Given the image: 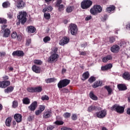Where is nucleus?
<instances>
[{"mask_svg": "<svg viewBox=\"0 0 130 130\" xmlns=\"http://www.w3.org/2000/svg\"><path fill=\"white\" fill-rule=\"evenodd\" d=\"M26 16H27V13L26 12L21 11L19 13V15L17 16L18 19L19 20L20 22H21L22 25H24V24L26 23V21H27Z\"/></svg>", "mask_w": 130, "mask_h": 130, "instance_id": "f257e3e1", "label": "nucleus"}, {"mask_svg": "<svg viewBox=\"0 0 130 130\" xmlns=\"http://www.w3.org/2000/svg\"><path fill=\"white\" fill-rule=\"evenodd\" d=\"M93 2L90 0H85L81 4V7L83 10H87L92 6Z\"/></svg>", "mask_w": 130, "mask_h": 130, "instance_id": "f03ea898", "label": "nucleus"}, {"mask_svg": "<svg viewBox=\"0 0 130 130\" xmlns=\"http://www.w3.org/2000/svg\"><path fill=\"white\" fill-rule=\"evenodd\" d=\"M70 82L71 81L69 79L60 80L57 84L58 88H59L60 89H61V88H64V87H67V86L70 84Z\"/></svg>", "mask_w": 130, "mask_h": 130, "instance_id": "7ed1b4c3", "label": "nucleus"}, {"mask_svg": "<svg viewBox=\"0 0 130 130\" xmlns=\"http://www.w3.org/2000/svg\"><path fill=\"white\" fill-rule=\"evenodd\" d=\"M7 27H8L7 25L2 26L1 32H3V37H8L11 34V30L9 28H6Z\"/></svg>", "mask_w": 130, "mask_h": 130, "instance_id": "20e7f679", "label": "nucleus"}, {"mask_svg": "<svg viewBox=\"0 0 130 130\" xmlns=\"http://www.w3.org/2000/svg\"><path fill=\"white\" fill-rule=\"evenodd\" d=\"M112 110H114L115 111H116L117 113L121 114V113L124 112V108L117 105H115L112 107Z\"/></svg>", "mask_w": 130, "mask_h": 130, "instance_id": "39448f33", "label": "nucleus"}, {"mask_svg": "<svg viewBox=\"0 0 130 130\" xmlns=\"http://www.w3.org/2000/svg\"><path fill=\"white\" fill-rule=\"evenodd\" d=\"M71 33L72 35H76L78 33V27L75 24H71L70 25Z\"/></svg>", "mask_w": 130, "mask_h": 130, "instance_id": "423d86ee", "label": "nucleus"}, {"mask_svg": "<svg viewBox=\"0 0 130 130\" xmlns=\"http://www.w3.org/2000/svg\"><path fill=\"white\" fill-rule=\"evenodd\" d=\"M96 115L98 118H104L107 114V111L106 110H102L96 113Z\"/></svg>", "mask_w": 130, "mask_h": 130, "instance_id": "0eeeda50", "label": "nucleus"}, {"mask_svg": "<svg viewBox=\"0 0 130 130\" xmlns=\"http://www.w3.org/2000/svg\"><path fill=\"white\" fill-rule=\"evenodd\" d=\"M59 57L58 54L56 53H53V52H51V55L49 58V60L50 62H53L54 61H56Z\"/></svg>", "mask_w": 130, "mask_h": 130, "instance_id": "6e6552de", "label": "nucleus"}, {"mask_svg": "<svg viewBox=\"0 0 130 130\" xmlns=\"http://www.w3.org/2000/svg\"><path fill=\"white\" fill-rule=\"evenodd\" d=\"M15 5L18 9H23L25 7V3L22 0H17L15 2Z\"/></svg>", "mask_w": 130, "mask_h": 130, "instance_id": "1a4fd4ad", "label": "nucleus"}, {"mask_svg": "<svg viewBox=\"0 0 130 130\" xmlns=\"http://www.w3.org/2000/svg\"><path fill=\"white\" fill-rule=\"evenodd\" d=\"M11 85V82L10 81H3L0 82V88H7L8 86Z\"/></svg>", "mask_w": 130, "mask_h": 130, "instance_id": "9d476101", "label": "nucleus"}, {"mask_svg": "<svg viewBox=\"0 0 130 130\" xmlns=\"http://www.w3.org/2000/svg\"><path fill=\"white\" fill-rule=\"evenodd\" d=\"M69 42H70V38L64 37L60 41L59 44L60 45L62 46L64 45V44H68Z\"/></svg>", "mask_w": 130, "mask_h": 130, "instance_id": "9b49d317", "label": "nucleus"}, {"mask_svg": "<svg viewBox=\"0 0 130 130\" xmlns=\"http://www.w3.org/2000/svg\"><path fill=\"white\" fill-rule=\"evenodd\" d=\"M24 54H25L23 51L20 50L15 51L12 53L13 56H24Z\"/></svg>", "mask_w": 130, "mask_h": 130, "instance_id": "f8f14e48", "label": "nucleus"}, {"mask_svg": "<svg viewBox=\"0 0 130 130\" xmlns=\"http://www.w3.org/2000/svg\"><path fill=\"white\" fill-rule=\"evenodd\" d=\"M37 108V102H34L29 107L28 109L30 110V111H34Z\"/></svg>", "mask_w": 130, "mask_h": 130, "instance_id": "ddd939ff", "label": "nucleus"}, {"mask_svg": "<svg viewBox=\"0 0 130 130\" xmlns=\"http://www.w3.org/2000/svg\"><path fill=\"white\" fill-rule=\"evenodd\" d=\"M120 49V48H119V46H118L117 45H114L112 47H111V51H112V52L116 53L118 52V51H119Z\"/></svg>", "mask_w": 130, "mask_h": 130, "instance_id": "4468645a", "label": "nucleus"}, {"mask_svg": "<svg viewBox=\"0 0 130 130\" xmlns=\"http://www.w3.org/2000/svg\"><path fill=\"white\" fill-rule=\"evenodd\" d=\"M51 116V112L48 110H46L44 112V114L43 115V117L44 118H49Z\"/></svg>", "mask_w": 130, "mask_h": 130, "instance_id": "2eb2a0df", "label": "nucleus"}, {"mask_svg": "<svg viewBox=\"0 0 130 130\" xmlns=\"http://www.w3.org/2000/svg\"><path fill=\"white\" fill-rule=\"evenodd\" d=\"M14 119L17 122H21L22 121V115L20 114H15Z\"/></svg>", "mask_w": 130, "mask_h": 130, "instance_id": "dca6fc26", "label": "nucleus"}, {"mask_svg": "<svg viewBox=\"0 0 130 130\" xmlns=\"http://www.w3.org/2000/svg\"><path fill=\"white\" fill-rule=\"evenodd\" d=\"M122 77L124 80H126L127 81H129L130 80V73L128 72H124L123 75Z\"/></svg>", "mask_w": 130, "mask_h": 130, "instance_id": "f3484780", "label": "nucleus"}, {"mask_svg": "<svg viewBox=\"0 0 130 130\" xmlns=\"http://www.w3.org/2000/svg\"><path fill=\"white\" fill-rule=\"evenodd\" d=\"M89 77H90V74L88 72H86L83 74L81 80H82V81H85V80H87V79H88Z\"/></svg>", "mask_w": 130, "mask_h": 130, "instance_id": "a211bd4d", "label": "nucleus"}, {"mask_svg": "<svg viewBox=\"0 0 130 130\" xmlns=\"http://www.w3.org/2000/svg\"><path fill=\"white\" fill-rule=\"evenodd\" d=\"M32 70L33 72H35V73H36L37 74H39L40 73V68L37 67L36 65H34L32 67Z\"/></svg>", "mask_w": 130, "mask_h": 130, "instance_id": "6ab92c4d", "label": "nucleus"}, {"mask_svg": "<svg viewBox=\"0 0 130 130\" xmlns=\"http://www.w3.org/2000/svg\"><path fill=\"white\" fill-rule=\"evenodd\" d=\"M112 68V64L111 63L108 64L105 66L102 67V71H106L107 70H109V69H111Z\"/></svg>", "mask_w": 130, "mask_h": 130, "instance_id": "aec40b11", "label": "nucleus"}, {"mask_svg": "<svg viewBox=\"0 0 130 130\" xmlns=\"http://www.w3.org/2000/svg\"><path fill=\"white\" fill-rule=\"evenodd\" d=\"M117 87L119 91H124V90H126V86L124 84H119L117 85Z\"/></svg>", "mask_w": 130, "mask_h": 130, "instance_id": "412c9836", "label": "nucleus"}, {"mask_svg": "<svg viewBox=\"0 0 130 130\" xmlns=\"http://www.w3.org/2000/svg\"><path fill=\"white\" fill-rule=\"evenodd\" d=\"M30 99L28 98H24L22 100V103L25 105H28L30 104Z\"/></svg>", "mask_w": 130, "mask_h": 130, "instance_id": "4be33fe9", "label": "nucleus"}, {"mask_svg": "<svg viewBox=\"0 0 130 130\" xmlns=\"http://www.w3.org/2000/svg\"><path fill=\"white\" fill-rule=\"evenodd\" d=\"M27 30L28 33H34L36 31V28L33 26H30L27 27Z\"/></svg>", "mask_w": 130, "mask_h": 130, "instance_id": "5701e85b", "label": "nucleus"}, {"mask_svg": "<svg viewBox=\"0 0 130 130\" xmlns=\"http://www.w3.org/2000/svg\"><path fill=\"white\" fill-rule=\"evenodd\" d=\"M102 85V82L100 81H96L93 83V85H92L93 88H98V87H99Z\"/></svg>", "mask_w": 130, "mask_h": 130, "instance_id": "b1692460", "label": "nucleus"}, {"mask_svg": "<svg viewBox=\"0 0 130 130\" xmlns=\"http://www.w3.org/2000/svg\"><path fill=\"white\" fill-rule=\"evenodd\" d=\"M111 59H112V57L111 56V55H108V56L104 57L102 59V60H103V62H107V61H108V60H111Z\"/></svg>", "mask_w": 130, "mask_h": 130, "instance_id": "393cba45", "label": "nucleus"}, {"mask_svg": "<svg viewBox=\"0 0 130 130\" xmlns=\"http://www.w3.org/2000/svg\"><path fill=\"white\" fill-rule=\"evenodd\" d=\"M90 12L91 15H93L94 16H96V15H97V12H96L95 6H94L92 8L90 9Z\"/></svg>", "mask_w": 130, "mask_h": 130, "instance_id": "a878e982", "label": "nucleus"}, {"mask_svg": "<svg viewBox=\"0 0 130 130\" xmlns=\"http://www.w3.org/2000/svg\"><path fill=\"white\" fill-rule=\"evenodd\" d=\"M53 10V8H52V7L49 6L48 7H46L43 10V13H45L46 12H51Z\"/></svg>", "mask_w": 130, "mask_h": 130, "instance_id": "bb28decb", "label": "nucleus"}, {"mask_svg": "<svg viewBox=\"0 0 130 130\" xmlns=\"http://www.w3.org/2000/svg\"><path fill=\"white\" fill-rule=\"evenodd\" d=\"M94 7L95 8L97 14H98V13H101L102 12V8L101 7V6L99 5H94Z\"/></svg>", "mask_w": 130, "mask_h": 130, "instance_id": "cd10ccee", "label": "nucleus"}, {"mask_svg": "<svg viewBox=\"0 0 130 130\" xmlns=\"http://www.w3.org/2000/svg\"><path fill=\"white\" fill-rule=\"evenodd\" d=\"M11 122H12V118L8 117L6 121V125L7 126H11Z\"/></svg>", "mask_w": 130, "mask_h": 130, "instance_id": "c85d7f7f", "label": "nucleus"}, {"mask_svg": "<svg viewBox=\"0 0 130 130\" xmlns=\"http://www.w3.org/2000/svg\"><path fill=\"white\" fill-rule=\"evenodd\" d=\"M14 90V87L13 86H9L7 88V89H5V93H10L11 92H12V91Z\"/></svg>", "mask_w": 130, "mask_h": 130, "instance_id": "c756f323", "label": "nucleus"}, {"mask_svg": "<svg viewBox=\"0 0 130 130\" xmlns=\"http://www.w3.org/2000/svg\"><path fill=\"white\" fill-rule=\"evenodd\" d=\"M55 81H56V79H55V78H49L45 80L46 83H47V84L49 83H53V82H55Z\"/></svg>", "mask_w": 130, "mask_h": 130, "instance_id": "7c9ffc66", "label": "nucleus"}, {"mask_svg": "<svg viewBox=\"0 0 130 130\" xmlns=\"http://www.w3.org/2000/svg\"><path fill=\"white\" fill-rule=\"evenodd\" d=\"M42 91V87L41 86H38L35 87V93H40Z\"/></svg>", "mask_w": 130, "mask_h": 130, "instance_id": "2f4dec72", "label": "nucleus"}, {"mask_svg": "<svg viewBox=\"0 0 130 130\" xmlns=\"http://www.w3.org/2000/svg\"><path fill=\"white\" fill-rule=\"evenodd\" d=\"M115 9V7L113 6H112L109 7H108L106 9V11L107 12H108V13H111L112 11H114Z\"/></svg>", "mask_w": 130, "mask_h": 130, "instance_id": "473e14b6", "label": "nucleus"}, {"mask_svg": "<svg viewBox=\"0 0 130 130\" xmlns=\"http://www.w3.org/2000/svg\"><path fill=\"white\" fill-rule=\"evenodd\" d=\"M89 96H90V98L91 99H92L93 100H97L98 99L97 96L96 95H94V93H93V92H90Z\"/></svg>", "mask_w": 130, "mask_h": 130, "instance_id": "72a5a7b5", "label": "nucleus"}, {"mask_svg": "<svg viewBox=\"0 0 130 130\" xmlns=\"http://www.w3.org/2000/svg\"><path fill=\"white\" fill-rule=\"evenodd\" d=\"M96 110V107L94 106H90L88 107L87 109V111L88 112H92V111H94V110Z\"/></svg>", "mask_w": 130, "mask_h": 130, "instance_id": "f704fd0d", "label": "nucleus"}, {"mask_svg": "<svg viewBox=\"0 0 130 130\" xmlns=\"http://www.w3.org/2000/svg\"><path fill=\"white\" fill-rule=\"evenodd\" d=\"M2 6L3 8H9V7L11 6V3H10L9 2H5L3 4Z\"/></svg>", "mask_w": 130, "mask_h": 130, "instance_id": "c9c22d12", "label": "nucleus"}, {"mask_svg": "<svg viewBox=\"0 0 130 130\" xmlns=\"http://www.w3.org/2000/svg\"><path fill=\"white\" fill-rule=\"evenodd\" d=\"M26 90L30 93H35V87H28Z\"/></svg>", "mask_w": 130, "mask_h": 130, "instance_id": "e433bc0d", "label": "nucleus"}, {"mask_svg": "<svg viewBox=\"0 0 130 130\" xmlns=\"http://www.w3.org/2000/svg\"><path fill=\"white\" fill-rule=\"evenodd\" d=\"M11 37L12 38H13V39H15L16 38H19V36H18V34H17V32L15 31H13L11 34Z\"/></svg>", "mask_w": 130, "mask_h": 130, "instance_id": "4c0bfd02", "label": "nucleus"}, {"mask_svg": "<svg viewBox=\"0 0 130 130\" xmlns=\"http://www.w3.org/2000/svg\"><path fill=\"white\" fill-rule=\"evenodd\" d=\"M74 8L73 7L69 6L66 9V12L67 13H71V12H73V9Z\"/></svg>", "mask_w": 130, "mask_h": 130, "instance_id": "58836bf2", "label": "nucleus"}, {"mask_svg": "<svg viewBox=\"0 0 130 130\" xmlns=\"http://www.w3.org/2000/svg\"><path fill=\"white\" fill-rule=\"evenodd\" d=\"M44 17L45 19H46L47 20H49V19H50V14L44 13Z\"/></svg>", "mask_w": 130, "mask_h": 130, "instance_id": "ea45409f", "label": "nucleus"}, {"mask_svg": "<svg viewBox=\"0 0 130 130\" xmlns=\"http://www.w3.org/2000/svg\"><path fill=\"white\" fill-rule=\"evenodd\" d=\"M38 109H39L40 111H41L42 112H43V111H44V110H45V106H44V105H40L39 106Z\"/></svg>", "mask_w": 130, "mask_h": 130, "instance_id": "a19ab883", "label": "nucleus"}, {"mask_svg": "<svg viewBox=\"0 0 130 130\" xmlns=\"http://www.w3.org/2000/svg\"><path fill=\"white\" fill-rule=\"evenodd\" d=\"M34 63H35V64H42V61H41V60H35L34 61Z\"/></svg>", "mask_w": 130, "mask_h": 130, "instance_id": "79ce46f5", "label": "nucleus"}, {"mask_svg": "<svg viewBox=\"0 0 130 130\" xmlns=\"http://www.w3.org/2000/svg\"><path fill=\"white\" fill-rule=\"evenodd\" d=\"M43 41H44V42H45V43H47V42H48V41H50V37H45L43 39Z\"/></svg>", "mask_w": 130, "mask_h": 130, "instance_id": "37998d69", "label": "nucleus"}, {"mask_svg": "<svg viewBox=\"0 0 130 130\" xmlns=\"http://www.w3.org/2000/svg\"><path fill=\"white\" fill-rule=\"evenodd\" d=\"M12 107L13 108H16V107H18V102L17 101H13Z\"/></svg>", "mask_w": 130, "mask_h": 130, "instance_id": "c03bdc74", "label": "nucleus"}, {"mask_svg": "<svg viewBox=\"0 0 130 130\" xmlns=\"http://www.w3.org/2000/svg\"><path fill=\"white\" fill-rule=\"evenodd\" d=\"M105 88L107 90L109 94H111V92H112V89L109 86H106Z\"/></svg>", "mask_w": 130, "mask_h": 130, "instance_id": "a18cd8bd", "label": "nucleus"}, {"mask_svg": "<svg viewBox=\"0 0 130 130\" xmlns=\"http://www.w3.org/2000/svg\"><path fill=\"white\" fill-rule=\"evenodd\" d=\"M96 81V78L94 77H91L89 79L88 81L89 83H93V82H95Z\"/></svg>", "mask_w": 130, "mask_h": 130, "instance_id": "49530a36", "label": "nucleus"}, {"mask_svg": "<svg viewBox=\"0 0 130 130\" xmlns=\"http://www.w3.org/2000/svg\"><path fill=\"white\" fill-rule=\"evenodd\" d=\"M63 116L65 118H69L71 117V113L66 112L64 114Z\"/></svg>", "mask_w": 130, "mask_h": 130, "instance_id": "de8ad7c7", "label": "nucleus"}, {"mask_svg": "<svg viewBox=\"0 0 130 130\" xmlns=\"http://www.w3.org/2000/svg\"><path fill=\"white\" fill-rule=\"evenodd\" d=\"M55 124L57 125H62L63 124V121H56L55 122Z\"/></svg>", "mask_w": 130, "mask_h": 130, "instance_id": "09e8293b", "label": "nucleus"}, {"mask_svg": "<svg viewBox=\"0 0 130 130\" xmlns=\"http://www.w3.org/2000/svg\"><path fill=\"white\" fill-rule=\"evenodd\" d=\"M58 10L60 12L61 11H63L64 9V6L63 5H60L58 6Z\"/></svg>", "mask_w": 130, "mask_h": 130, "instance_id": "8fccbe9b", "label": "nucleus"}, {"mask_svg": "<svg viewBox=\"0 0 130 130\" xmlns=\"http://www.w3.org/2000/svg\"><path fill=\"white\" fill-rule=\"evenodd\" d=\"M41 113H42V112L41 111H40V110L39 109L36 110V111H35L36 115H40V114H41Z\"/></svg>", "mask_w": 130, "mask_h": 130, "instance_id": "3c124183", "label": "nucleus"}, {"mask_svg": "<svg viewBox=\"0 0 130 130\" xmlns=\"http://www.w3.org/2000/svg\"><path fill=\"white\" fill-rule=\"evenodd\" d=\"M42 100H43V101H44V100H49V97H48V96L46 95H43L42 97Z\"/></svg>", "mask_w": 130, "mask_h": 130, "instance_id": "603ef678", "label": "nucleus"}, {"mask_svg": "<svg viewBox=\"0 0 130 130\" xmlns=\"http://www.w3.org/2000/svg\"><path fill=\"white\" fill-rule=\"evenodd\" d=\"M6 23H7L6 19H5L4 18H0L1 24H6Z\"/></svg>", "mask_w": 130, "mask_h": 130, "instance_id": "864d4df0", "label": "nucleus"}, {"mask_svg": "<svg viewBox=\"0 0 130 130\" xmlns=\"http://www.w3.org/2000/svg\"><path fill=\"white\" fill-rule=\"evenodd\" d=\"M72 119H73V120H76L78 119V117L77 116V115L73 114L72 115Z\"/></svg>", "mask_w": 130, "mask_h": 130, "instance_id": "5fc2aeb1", "label": "nucleus"}, {"mask_svg": "<svg viewBox=\"0 0 130 130\" xmlns=\"http://www.w3.org/2000/svg\"><path fill=\"white\" fill-rule=\"evenodd\" d=\"M62 3V1L61 0H57V3L56 4V7H58L60 5V4H61Z\"/></svg>", "mask_w": 130, "mask_h": 130, "instance_id": "6e6d98bb", "label": "nucleus"}, {"mask_svg": "<svg viewBox=\"0 0 130 130\" xmlns=\"http://www.w3.org/2000/svg\"><path fill=\"white\" fill-rule=\"evenodd\" d=\"M8 17L9 19H13V13H8Z\"/></svg>", "mask_w": 130, "mask_h": 130, "instance_id": "4d7b16f0", "label": "nucleus"}, {"mask_svg": "<svg viewBox=\"0 0 130 130\" xmlns=\"http://www.w3.org/2000/svg\"><path fill=\"white\" fill-rule=\"evenodd\" d=\"M61 130H73L72 128L68 127H63L61 128Z\"/></svg>", "mask_w": 130, "mask_h": 130, "instance_id": "13d9d810", "label": "nucleus"}, {"mask_svg": "<svg viewBox=\"0 0 130 130\" xmlns=\"http://www.w3.org/2000/svg\"><path fill=\"white\" fill-rule=\"evenodd\" d=\"M3 79L4 81H7L9 80V77L7 75H5L3 77Z\"/></svg>", "mask_w": 130, "mask_h": 130, "instance_id": "bf43d9fd", "label": "nucleus"}, {"mask_svg": "<svg viewBox=\"0 0 130 130\" xmlns=\"http://www.w3.org/2000/svg\"><path fill=\"white\" fill-rule=\"evenodd\" d=\"M0 56L3 57L4 56H6V52H0Z\"/></svg>", "mask_w": 130, "mask_h": 130, "instance_id": "052dcab7", "label": "nucleus"}, {"mask_svg": "<svg viewBox=\"0 0 130 130\" xmlns=\"http://www.w3.org/2000/svg\"><path fill=\"white\" fill-rule=\"evenodd\" d=\"M92 19V16H88L85 18V21H89Z\"/></svg>", "mask_w": 130, "mask_h": 130, "instance_id": "680f3d73", "label": "nucleus"}, {"mask_svg": "<svg viewBox=\"0 0 130 130\" xmlns=\"http://www.w3.org/2000/svg\"><path fill=\"white\" fill-rule=\"evenodd\" d=\"M31 43V39H28L26 41V45H27V46H29V45H30V44Z\"/></svg>", "mask_w": 130, "mask_h": 130, "instance_id": "e2e57ef3", "label": "nucleus"}, {"mask_svg": "<svg viewBox=\"0 0 130 130\" xmlns=\"http://www.w3.org/2000/svg\"><path fill=\"white\" fill-rule=\"evenodd\" d=\"M56 51H57V48L55 47L52 49V52L53 53H56Z\"/></svg>", "mask_w": 130, "mask_h": 130, "instance_id": "0e129e2a", "label": "nucleus"}, {"mask_svg": "<svg viewBox=\"0 0 130 130\" xmlns=\"http://www.w3.org/2000/svg\"><path fill=\"white\" fill-rule=\"evenodd\" d=\"M53 128H54V127L53 126L51 125V126H49L47 127V130H52Z\"/></svg>", "mask_w": 130, "mask_h": 130, "instance_id": "69168bd1", "label": "nucleus"}, {"mask_svg": "<svg viewBox=\"0 0 130 130\" xmlns=\"http://www.w3.org/2000/svg\"><path fill=\"white\" fill-rule=\"evenodd\" d=\"M126 44V43L125 41H122L121 43V46H123V47H124V46H125Z\"/></svg>", "mask_w": 130, "mask_h": 130, "instance_id": "338daca9", "label": "nucleus"}, {"mask_svg": "<svg viewBox=\"0 0 130 130\" xmlns=\"http://www.w3.org/2000/svg\"><path fill=\"white\" fill-rule=\"evenodd\" d=\"M87 54V53L86 52V51H84V52H81L80 53V55H86Z\"/></svg>", "mask_w": 130, "mask_h": 130, "instance_id": "774afa93", "label": "nucleus"}]
</instances>
